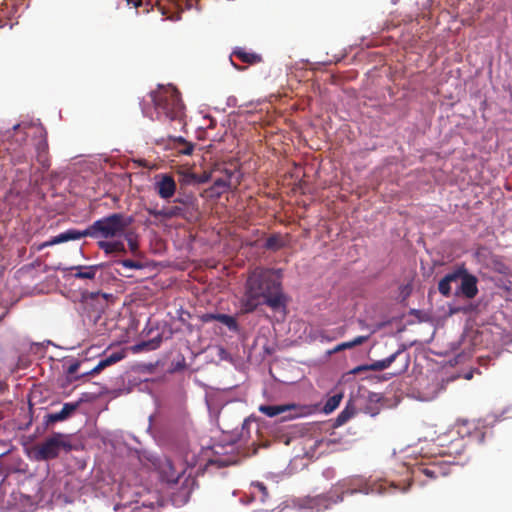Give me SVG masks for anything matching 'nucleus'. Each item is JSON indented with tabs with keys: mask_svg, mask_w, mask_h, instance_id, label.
I'll return each mask as SVG.
<instances>
[{
	"mask_svg": "<svg viewBox=\"0 0 512 512\" xmlns=\"http://www.w3.org/2000/svg\"><path fill=\"white\" fill-rule=\"evenodd\" d=\"M260 305H267L273 310L286 306L280 271L256 268L248 276L241 299V310L251 313Z\"/></svg>",
	"mask_w": 512,
	"mask_h": 512,
	"instance_id": "f257e3e1",
	"label": "nucleus"
},
{
	"mask_svg": "<svg viewBox=\"0 0 512 512\" xmlns=\"http://www.w3.org/2000/svg\"><path fill=\"white\" fill-rule=\"evenodd\" d=\"M134 222L133 216L123 213H112L94 221L85 230L68 229L54 236L49 241L43 242L39 250L56 244L79 240L84 237L112 239L122 237Z\"/></svg>",
	"mask_w": 512,
	"mask_h": 512,
	"instance_id": "f03ea898",
	"label": "nucleus"
},
{
	"mask_svg": "<svg viewBox=\"0 0 512 512\" xmlns=\"http://www.w3.org/2000/svg\"><path fill=\"white\" fill-rule=\"evenodd\" d=\"M153 109L146 104L142 105L145 116L164 122H177L184 124L185 106L180 93L173 87H160L149 94Z\"/></svg>",
	"mask_w": 512,
	"mask_h": 512,
	"instance_id": "7ed1b4c3",
	"label": "nucleus"
},
{
	"mask_svg": "<svg viewBox=\"0 0 512 512\" xmlns=\"http://www.w3.org/2000/svg\"><path fill=\"white\" fill-rule=\"evenodd\" d=\"M457 430L450 431L444 436L438 437V445L446 447L443 450L444 454H459L464 449V437H472V430H477V425L474 421L461 420L456 425ZM478 434V431H475Z\"/></svg>",
	"mask_w": 512,
	"mask_h": 512,
	"instance_id": "20e7f679",
	"label": "nucleus"
},
{
	"mask_svg": "<svg viewBox=\"0 0 512 512\" xmlns=\"http://www.w3.org/2000/svg\"><path fill=\"white\" fill-rule=\"evenodd\" d=\"M72 444L68 436L62 433H53L33 448L34 458L37 461H49L57 458L61 451L70 452Z\"/></svg>",
	"mask_w": 512,
	"mask_h": 512,
	"instance_id": "39448f33",
	"label": "nucleus"
},
{
	"mask_svg": "<svg viewBox=\"0 0 512 512\" xmlns=\"http://www.w3.org/2000/svg\"><path fill=\"white\" fill-rule=\"evenodd\" d=\"M375 489L371 487L364 479L354 477L348 480L339 482L333 490L329 492V499L333 503L342 502L345 494L353 495L355 493L368 494L374 492Z\"/></svg>",
	"mask_w": 512,
	"mask_h": 512,
	"instance_id": "423d86ee",
	"label": "nucleus"
},
{
	"mask_svg": "<svg viewBox=\"0 0 512 512\" xmlns=\"http://www.w3.org/2000/svg\"><path fill=\"white\" fill-rule=\"evenodd\" d=\"M223 176L216 178L210 190L220 196L232 186L236 187L240 184V172L237 169H223Z\"/></svg>",
	"mask_w": 512,
	"mask_h": 512,
	"instance_id": "0eeeda50",
	"label": "nucleus"
},
{
	"mask_svg": "<svg viewBox=\"0 0 512 512\" xmlns=\"http://www.w3.org/2000/svg\"><path fill=\"white\" fill-rule=\"evenodd\" d=\"M300 406L296 404H283V405H261L259 407V411L268 416V417H275L278 415H282L285 413H288L287 415H284L282 417V420H289L296 418L301 415L299 412Z\"/></svg>",
	"mask_w": 512,
	"mask_h": 512,
	"instance_id": "6e6552de",
	"label": "nucleus"
},
{
	"mask_svg": "<svg viewBox=\"0 0 512 512\" xmlns=\"http://www.w3.org/2000/svg\"><path fill=\"white\" fill-rule=\"evenodd\" d=\"M417 471L427 477L428 480H437L448 476L451 472V466L443 461H433L420 465Z\"/></svg>",
	"mask_w": 512,
	"mask_h": 512,
	"instance_id": "1a4fd4ad",
	"label": "nucleus"
},
{
	"mask_svg": "<svg viewBox=\"0 0 512 512\" xmlns=\"http://www.w3.org/2000/svg\"><path fill=\"white\" fill-rule=\"evenodd\" d=\"M176 188V182L171 175L165 173L156 176L155 190L160 198L169 199L173 197Z\"/></svg>",
	"mask_w": 512,
	"mask_h": 512,
	"instance_id": "9d476101",
	"label": "nucleus"
},
{
	"mask_svg": "<svg viewBox=\"0 0 512 512\" xmlns=\"http://www.w3.org/2000/svg\"><path fill=\"white\" fill-rule=\"evenodd\" d=\"M81 401L64 403L61 411L56 413H49L44 417L46 426L62 422L70 418L79 408Z\"/></svg>",
	"mask_w": 512,
	"mask_h": 512,
	"instance_id": "9b49d317",
	"label": "nucleus"
},
{
	"mask_svg": "<svg viewBox=\"0 0 512 512\" xmlns=\"http://www.w3.org/2000/svg\"><path fill=\"white\" fill-rule=\"evenodd\" d=\"M477 293V278L474 275L467 273V271L464 269L460 286L455 291V295H463L468 299H472L477 295Z\"/></svg>",
	"mask_w": 512,
	"mask_h": 512,
	"instance_id": "f8f14e48",
	"label": "nucleus"
},
{
	"mask_svg": "<svg viewBox=\"0 0 512 512\" xmlns=\"http://www.w3.org/2000/svg\"><path fill=\"white\" fill-rule=\"evenodd\" d=\"M400 353H401V350H398L385 359L375 361L369 365L358 366L357 368L354 369V372L366 371V370L382 371V370L388 368L396 360L397 356Z\"/></svg>",
	"mask_w": 512,
	"mask_h": 512,
	"instance_id": "ddd939ff",
	"label": "nucleus"
},
{
	"mask_svg": "<svg viewBox=\"0 0 512 512\" xmlns=\"http://www.w3.org/2000/svg\"><path fill=\"white\" fill-rule=\"evenodd\" d=\"M100 268V265H78L68 268V270L75 271L73 277L77 279L93 280Z\"/></svg>",
	"mask_w": 512,
	"mask_h": 512,
	"instance_id": "4468645a",
	"label": "nucleus"
},
{
	"mask_svg": "<svg viewBox=\"0 0 512 512\" xmlns=\"http://www.w3.org/2000/svg\"><path fill=\"white\" fill-rule=\"evenodd\" d=\"M238 58L241 62L248 65H255L262 62V56L255 52H248L244 48H236L233 50L232 55Z\"/></svg>",
	"mask_w": 512,
	"mask_h": 512,
	"instance_id": "2eb2a0df",
	"label": "nucleus"
},
{
	"mask_svg": "<svg viewBox=\"0 0 512 512\" xmlns=\"http://www.w3.org/2000/svg\"><path fill=\"white\" fill-rule=\"evenodd\" d=\"M98 247L104 251L105 254L110 255L113 253L126 254L127 250L122 241H99Z\"/></svg>",
	"mask_w": 512,
	"mask_h": 512,
	"instance_id": "dca6fc26",
	"label": "nucleus"
},
{
	"mask_svg": "<svg viewBox=\"0 0 512 512\" xmlns=\"http://www.w3.org/2000/svg\"><path fill=\"white\" fill-rule=\"evenodd\" d=\"M368 340V336H357L351 341L343 342L335 346L332 350L328 351V355H332L334 353L341 352L346 349H351L356 346L362 345Z\"/></svg>",
	"mask_w": 512,
	"mask_h": 512,
	"instance_id": "f3484780",
	"label": "nucleus"
},
{
	"mask_svg": "<svg viewBox=\"0 0 512 512\" xmlns=\"http://www.w3.org/2000/svg\"><path fill=\"white\" fill-rule=\"evenodd\" d=\"M285 245L280 234H272L266 239L264 248L267 250L278 251Z\"/></svg>",
	"mask_w": 512,
	"mask_h": 512,
	"instance_id": "a211bd4d",
	"label": "nucleus"
},
{
	"mask_svg": "<svg viewBox=\"0 0 512 512\" xmlns=\"http://www.w3.org/2000/svg\"><path fill=\"white\" fill-rule=\"evenodd\" d=\"M122 237L127 241L131 253L134 255L137 254L139 250L138 235L133 230L128 228Z\"/></svg>",
	"mask_w": 512,
	"mask_h": 512,
	"instance_id": "6ab92c4d",
	"label": "nucleus"
},
{
	"mask_svg": "<svg viewBox=\"0 0 512 512\" xmlns=\"http://www.w3.org/2000/svg\"><path fill=\"white\" fill-rule=\"evenodd\" d=\"M175 203H179L182 205L183 208L186 209L188 212H195L198 213V203L197 199L193 196H186L184 198H176L174 200Z\"/></svg>",
	"mask_w": 512,
	"mask_h": 512,
	"instance_id": "aec40b11",
	"label": "nucleus"
},
{
	"mask_svg": "<svg viewBox=\"0 0 512 512\" xmlns=\"http://www.w3.org/2000/svg\"><path fill=\"white\" fill-rule=\"evenodd\" d=\"M252 495L254 498H258L261 502H266L269 497V492L262 482H255L252 484Z\"/></svg>",
	"mask_w": 512,
	"mask_h": 512,
	"instance_id": "412c9836",
	"label": "nucleus"
},
{
	"mask_svg": "<svg viewBox=\"0 0 512 512\" xmlns=\"http://www.w3.org/2000/svg\"><path fill=\"white\" fill-rule=\"evenodd\" d=\"M343 398L341 393H337L329 397L323 406V412L326 414L332 413L339 405Z\"/></svg>",
	"mask_w": 512,
	"mask_h": 512,
	"instance_id": "4be33fe9",
	"label": "nucleus"
},
{
	"mask_svg": "<svg viewBox=\"0 0 512 512\" xmlns=\"http://www.w3.org/2000/svg\"><path fill=\"white\" fill-rule=\"evenodd\" d=\"M164 218L171 219L174 217H181L186 218L187 217V211L182 206H171L168 208H164Z\"/></svg>",
	"mask_w": 512,
	"mask_h": 512,
	"instance_id": "5701e85b",
	"label": "nucleus"
},
{
	"mask_svg": "<svg viewBox=\"0 0 512 512\" xmlns=\"http://www.w3.org/2000/svg\"><path fill=\"white\" fill-rule=\"evenodd\" d=\"M217 321L227 326L230 331H238V323L236 319L231 315L218 314Z\"/></svg>",
	"mask_w": 512,
	"mask_h": 512,
	"instance_id": "b1692460",
	"label": "nucleus"
},
{
	"mask_svg": "<svg viewBox=\"0 0 512 512\" xmlns=\"http://www.w3.org/2000/svg\"><path fill=\"white\" fill-rule=\"evenodd\" d=\"M354 408L346 406L343 411L340 412V414L337 416L335 420V426H342L344 425L348 420H350L354 416Z\"/></svg>",
	"mask_w": 512,
	"mask_h": 512,
	"instance_id": "393cba45",
	"label": "nucleus"
},
{
	"mask_svg": "<svg viewBox=\"0 0 512 512\" xmlns=\"http://www.w3.org/2000/svg\"><path fill=\"white\" fill-rule=\"evenodd\" d=\"M124 356L125 355L123 352H114V353L110 354L108 357H106L105 359H102L101 361L103 362L105 367H108V366L115 364V363L119 362L120 360H122L124 358Z\"/></svg>",
	"mask_w": 512,
	"mask_h": 512,
	"instance_id": "a878e982",
	"label": "nucleus"
},
{
	"mask_svg": "<svg viewBox=\"0 0 512 512\" xmlns=\"http://www.w3.org/2000/svg\"><path fill=\"white\" fill-rule=\"evenodd\" d=\"M124 356L125 355L123 352H114V353L110 354L108 357H106L105 359H102L101 361L103 362L105 367H108V366L115 364V363L119 362L120 360H122L124 358Z\"/></svg>",
	"mask_w": 512,
	"mask_h": 512,
	"instance_id": "bb28decb",
	"label": "nucleus"
},
{
	"mask_svg": "<svg viewBox=\"0 0 512 512\" xmlns=\"http://www.w3.org/2000/svg\"><path fill=\"white\" fill-rule=\"evenodd\" d=\"M438 290L443 296L449 297L451 295V283L443 277L438 283Z\"/></svg>",
	"mask_w": 512,
	"mask_h": 512,
	"instance_id": "cd10ccee",
	"label": "nucleus"
},
{
	"mask_svg": "<svg viewBox=\"0 0 512 512\" xmlns=\"http://www.w3.org/2000/svg\"><path fill=\"white\" fill-rule=\"evenodd\" d=\"M463 273H464V269H457V270H454V271L446 274L444 277L451 284L457 283L458 281H461V277H462Z\"/></svg>",
	"mask_w": 512,
	"mask_h": 512,
	"instance_id": "c85d7f7f",
	"label": "nucleus"
},
{
	"mask_svg": "<svg viewBox=\"0 0 512 512\" xmlns=\"http://www.w3.org/2000/svg\"><path fill=\"white\" fill-rule=\"evenodd\" d=\"M40 133H41V139L36 144L37 154H40V155H41V153L48 154V143H47L46 137L43 136V133L41 130H40Z\"/></svg>",
	"mask_w": 512,
	"mask_h": 512,
	"instance_id": "c756f323",
	"label": "nucleus"
},
{
	"mask_svg": "<svg viewBox=\"0 0 512 512\" xmlns=\"http://www.w3.org/2000/svg\"><path fill=\"white\" fill-rule=\"evenodd\" d=\"M105 365L103 364V362L100 360L99 363L90 371L82 374L81 376H77L75 377L74 379L75 380H78L84 376H93V375H96L98 373H100L103 369H105Z\"/></svg>",
	"mask_w": 512,
	"mask_h": 512,
	"instance_id": "7c9ffc66",
	"label": "nucleus"
},
{
	"mask_svg": "<svg viewBox=\"0 0 512 512\" xmlns=\"http://www.w3.org/2000/svg\"><path fill=\"white\" fill-rule=\"evenodd\" d=\"M120 264L123 267L129 268V269H142L143 268L142 263H140L138 261L131 260V259H124L120 262Z\"/></svg>",
	"mask_w": 512,
	"mask_h": 512,
	"instance_id": "2f4dec72",
	"label": "nucleus"
},
{
	"mask_svg": "<svg viewBox=\"0 0 512 512\" xmlns=\"http://www.w3.org/2000/svg\"><path fill=\"white\" fill-rule=\"evenodd\" d=\"M314 339L321 342H330L336 339V336H329L326 331L320 330L316 332Z\"/></svg>",
	"mask_w": 512,
	"mask_h": 512,
	"instance_id": "473e14b6",
	"label": "nucleus"
},
{
	"mask_svg": "<svg viewBox=\"0 0 512 512\" xmlns=\"http://www.w3.org/2000/svg\"><path fill=\"white\" fill-rule=\"evenodd\" d=\"M181 182L186 185L197 184L196 174L192 172L182 174Z\"/></svg>",
	"mask_w": 512,
	"mask_h": 512,
	"instance_id": "72a5a7b5",
	"label": "nucleus"
},
{
	"mask_svg": "<svg viewBox=\"0 0 512 512\" xmlns=\"http://www.w3.org/2000/svg\"><path fill=\"white\" fill-rule=\"evenodd\" d=\"M128 4H132L135 8L142 6L143 4L151 5L158 4L159 0H126Z\"/></svg>",
	"mask_w": 512,
	"mask_h": 512,
	"instance_id": "f704fd0d",
	"label": "nucleus"
},
{
	"mask_svg": "<svg viewBox=\"0 0 512 512\" xmlns=\"http://www.w3.org/2000/svg\"><path fill=\"white\" fill-rule=\"evenodd\" d=\"M101 296L102 298L106 299V294H102L100 292H85L82 294L83 300L87 301L88 299H95Z\"/></svg>",
	"mask_w": 512,
	"mask_h": 512,
	"instance_id": "c9c22d12",
	"label": "nucleus"
},
{
	"mask_svg": "<svg viewBox=\"0 0 512 512\" xmlns=\"http://www.w3.org/2000/svg\"><path fill=\"white\" fill-rule=\"evenodd\" d=\"M194 150V145L191 142H188L187 144L183 145L182 148H179V153L183 155H191Z\"/></svg>",
	"mask_w": 512,
	"mask_h": 512,
	"instance_id": "e433bc0d",
	"label": "nucleus"
},
{
	"mask_svg": "<svg viewBox=\"0 0 512 512\" xmlns=\"http://www.w3.org/2000/svg\"><path fill=\"white\" fill-rule=\"evenodd\" d=\"M197 184H203L211 179V173L204 172L201 175L196 174Z\"/></svg>",
	"mask_w": 512,
	"mask_h": 512,
	"instance_id": "4c0bfd02",
	"label": "nucleus"
},
{
	"mask_svg": "<svg viewBox=\"0 0 512 512\" xmlns=\"http://www.w3.org/2000/svg\"><path fill=\"white\" fill-rule=\"evenodd\" d=\"M147 212L151 215V216H154V217H162L164 218V208L163 209H153V208H147L146 209Z\"/></svg>",
	"mask_w": 512,
	"mask_h": 512,
	"instance_id": "58836bf2",
	"label": "nucleus"
},
{
	"mask_svg": "<svg viewBox=\"0 0 512 512\" xmlns=\"http://www.w3.org/2000/svg\"><path fill=\"white\" fill-rule=\"evenodd\" d=\"M80 367V362L79 361H75L73 362L72 364L69 365V367L67 368V374L68 375H73L75 374L78 369Z\"/></svg>",
	"mask_w": 512,
	"mask_h": 512,
	"instance_id": "ea45409f",
	"label": "nucleus"
},
{
	"mask_svg": "<svg viewBox=\"0 0 512 512\" xmlns=\"http://www.w3.org/2000/svg\"><path fill=\"white\" fill-rule=\"evenodd\" d=\"M48 154H44V153H41V156L40 154H37V160L38 162L43 166V167H49V163H48V157H47Z\"/></svg>",
	"mask_w": 512,
	"mask_h": 512,
	"instance_id": "a19ab883",
	"label": "nucleus"
},
{
	"mask_svg": "<svg viewBox=\"0 0 512 512\" xmlns=\"http://www.w3.org/2000/svg\"><path fill=\"white\" fill-rule=\"evenodd\" d=\"M218 314L214 313H206L202 315V321L203 322H211V321H217Z\"/></svg>",
	"mask_w": 512,
	"mask_h": 512,
	"instance_id": "79ce46f5",
	"label": "nucleus"
},
{
	"mask_svg": "<svg viewBox=\"0 0 512 512\" xmlns=\"http://www.w3.org/2000/svg\"><path fill=\"white\" fill-rule=\"evenodd\" d=\"M175 141L181 144L182 146L188 143V141H186L183 137H178L175 139Z\"/></svg>",
	"mask_w": 512,
	"mask_h": 512,
	"instance_id": "37998d69",
	"label": "nucleus"
},
{
	"mask_svg": "<svg viewBox=\"0 0 512 512\" xmlns=\"http://www.w3.org/2000/svg\"><path fill=\"white\" fill-rule=\"evenodd\" d=\"M231 63H232V65H233L237 70H239V71H243V70L245 69V67H241V66H239V65L235 64L232 60H231Z\"/></svg>",
	"mask_w": 512,
	"mask_h": 512,
	"instance_id": "c03bdc74",
	"label": "nucleus"
},
{
	"mask_svg": "<svg viewBox=\"0 0 512 512\" xmlns=\"http://www.w3.org/2000/svg\"><path fill=\"white\" fill-rule=\"evenodd\" d=\"M20 128H21V125H20V124H16V125H14V126H13V129H14L15 131L20 130Z\"/></svg>",
	"mask_w": 512,
	"mask_h": 512,
	"instance_id": "a18cd8bd",
	"label": "nucleus"
},
{
	"mask_svg": "<svg viewBox=\"0 0 512 512\" xmlns=\"http://www.w3.org/2000/svg\"><path fill=\"white\" fill-rule=\"evenodd\" d=\"M344 334V332L342 331V329L339 330V335L342 336Z\"/></svg>",
	"mask_w": 512,
	"mask_h": 512,
	"instance_id": "49530a36",
	"label": "nucleus"
}]
</instances>
